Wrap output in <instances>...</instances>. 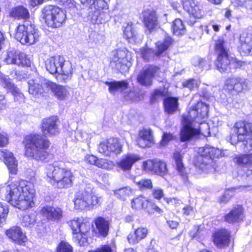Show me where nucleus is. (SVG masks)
Wrapping results in <instances>:
<instances>
[{"mask_svg": "<svg viewBox=\"0 0 252 252\" xmlns=\"http://www.w3.org/2000/svg\"><path fill=\"white\" fill-rule=\"evenodd\" d=\"M58 119L52 116L42 120L41 130L44 135L33 134L25 139L26 154L36 160L44 161L49 154L47 151L50 143L45 135H55L59 133L57 124Z\"/></svg>", "mask_w": 252, "mask_h": 252, "instance_id": "1", "label": "nucleus"}, {"mask_svg": "<svg viewBox=\"0 0 252 252\" xmlns=\"http://www.w3.org/2000/svg\"><path fill=\"white\" fill-rule=\"evenodd\" d=\"M9 16L17 20H23V24L16 28L15 34L16 39L22 44L31 45L39 40V33L35 26L30 21V13L27 8L23 6H18L13 8L9 12Z\"/></svg>", "mask_w": 252, "mask_h": 252, "instance_id": "2", "label": "nucleus"}, {"mask_svg": "<svg viewBox=\"0 0 252 252\" xmlns=\"http://www.w3.org/2000/svg\"><path fill=\"white\" fill-rule=\"evenodd\" d=\"M6 191L5 199L11 205L20 209L26 210L31 204V199L34 193L31 185H25L24 182H13L2 189Z\"/></svg>", "mask_w": 252, "mask_h": 252, "instance_id": "3", "label": "nucleus"}, {"mask_svg": "<svg viewBox=\"0 0 252 252\" xmlns=\"http://www.w3.org/2000/svg\"><path fill=\"white\" fill-rule=\"evenodd\" d=\"M46 173L51 184L56 185L58 188H68L73 185V173L63 162L48 165Z\"/></svg>", "mask_w": 252, "mask_h": 252, "instance_id": "4", "label": "nucleus"}, {"mask_svg": "<svg viewBox=\"0 0 252 252\" xmlns=\"http://www.w3.org/2000/svg\"><path fill=\"white\" fill-rule=\"evenodd\" d=\"M234 133H231L229 140L232 145L240 143L243 146L244 151L252 149V123L245 122H237L233 127Z\"/></svg>", "mask_w": 252, "mask_h": 252, "instance_id": "5", "label": "nucleus"}, {"mask_svg": "<svg viewBox=\"0 0 252 252\" xmlns=\"http://www.w3.org/2000/svg\"><path fill=\"white\" fill-rule=\"evenodd\" d=\"M183 126L180 131L181 141L186 142L196 137L200 134L206 136L210 134V128L208 124L204 120L190 121L188 118L182 120Z\"/></svg>", "mask_w": 252, "mask_h": 252, "instance_id": "6", "label": "nucleus"}, {"mask_svg": "<svg viewBox=\"0 0 252 252\" xmlns=\"http://www.w3.org/2000/svg\"><path fill=\"white\" fill-rule=\"evenodd\" d=\"M215 53L217 56L215 61L217 69L220 72H230L235 63V59L229 54V50L223 38L220 37L216 41Z\"/></svg>", "mask_w": 252, "mask_h": 252, "instance_id": "7", "label": "nucleus"}, {"mask_svg": "<svg viewBox=\"0 0 252 252\" xmlns=\"http://www.w3.org/2000/svg\"><path fill=\"white\" fill-rule=\"evenodd\" d=\"M197 153L198 155L195 163L196 166L206 172H213L214 159L221 156L220 150L207 145L198 148Z\"/></svg>", "mask_w": 252, "mask_h": 252, "instance_id": "8", "label": "nucleus"}, {"mask_svg": "<svg viewBox=\"0 0 252 252\" xmlns=\"http://www.w3.org/2000/svg\"><path fill=\"white\" fill-rule=\"evenodd\" d=\"M100 198L96 196L89 187L76 192L74 195L75 208L81 210H91L99 205Z\"/></svg>", "mask_w": 252, "mask_h": 252, "instance_id": "9", "label": "nucleus"}, {"mask_svg": "<svg viewBox=\"0 0 252 252\" xmlns=\"http://www.w3.org/2000/svg\"><path fill=\"white\" fill-rule=\"evenodd\" d=\"M104 83L108 87V91L111 94H114L116 92L123 93V97L126 101H138L143 97L142 93L137 89H134L129 92L126 91L129 86L126 80L105 81Z\"/></svg>", "mask_w": 252, "mask_h": 252, "instance_id": "10", "label": "nucleus"}, {"mask_svg": "<svg viewBox=\"0 0 252 252\" xmlns=\"http://www.w3.org/2000/svg\"><path fill=\"white\" fill-rule=\"evenodd\" d=\"M41 16L47 25L53 28L61 27L66 19V14L63 10L52 5H46L42 9Z\"/></svg>", "mask_w": 252, "mask_h": 252, "instance_id": "11", "label": "nucleus"}, {"mask_svg": "<svg viewBox=\"0 0 252 252\" xmlns=\"http://www.w3.org/2000/svg\"><path fill=\"white\" fill-rule=\"evenodd\" d=\"M172 43V39L169 36H167L163 41L157 42V51L152 49H143L141 52V56L145 61L149 62L153 60L155 57H160L163 52L169 48Z\"/></svg>", "mask_w": 252, "mask_h": 252, "instance_id": "12", "label": "nucleus"}, {"mask_svg": "<svg viewBox=\"0 0 252 252\" xmlns=\"http://www.w3.org/2000/svg\"><path fill=\"white\" fill-rule=\"evenodd\" d=\"M50 81L43 77L29 80L28 82L29 93L36 97L41 96L44 92L48 91Z\"/></svg>", "mask_w": 252, "mask_h": 252, "instance_id": "13", "label": "nucleus"}, {"mask_svg": "<svg viewBox=\"0 0 252 252\" xmlns=\"http://www.w3.org/2000/svg\"><path fill=\"white\" fill-rule=\"evenodd\" d=\"M112 53L113 57L111 64H115L116 68L120 70L128 68L131 59V54L130 52L126 48H122L113 51Z\"/></svg>", "mask_w": 252, "mask_h": 252, "instance_id": "14", "label": "nucleus"}, {"mask_svg": "<svg viewBox=\"0 0 252 252\" xmlns=\"http://www.w3.org/2000/svg\"><path fill=\"white\" fill-rule=\"evenodd\" d=\"M208 111V106L207 104L202 101L198 102L194 107L189 109L187 116H183L182 120L185 118H188L192 122L204 120L207 118Z\"/></svg>", "mask_w": 252, "mask_h": 252, "instance_id": "15", "label": "nucleus"}, {"mask_svg": "<svg viewBox=\"0 0 252 252\" xmlns=\"http://www.w3.org/2000/svg\"><path fill=\"white\" fill-rule=\"evenodd\" d=\"M4 61L7 64H16L22 66L30 65V61L26 58V55L14 49H10L7 51Z\"/></svg>", "mask_w": 252, "mask_h": 252, "instance_id": "16", "label": "nucleus"}, {"mask_svg": "<svg viewBox=\"0 0 252 252\" xmlns=\"http://www.w3.org/2000/svg\"><path fill=\"white\" fill-rule=\"evenodd\" d=\"M159 68L157 66L149 65L143 68L137 76V82L141 85L149 87Z\"/></svg>", "mask_w": 252, "mask_h": 252, "instance_id": "17", "label": "nucleus"}, {"mask_svg": "<svg viewBox=\"0 0 252 252\" xmlns=\"http://www.w3.org/2000/svg\"><path fill=\"white\" fill-rule=\"evenodd\" d=\"M122 147L118 139L110 138L106 142L100 143L98 147V151L106 156H110L111 153L119 154Z\"/></svg>", "mask_w": 252, "mask_h": 252, "instance_id": "18", "label": "nucleus"}, {"mask_svg": "<svg viewBox=\"0 0 252 252\" xmlns=\"http://www.w3.org/2000/svg\"><path fill=\"white\" fill-rule=\"evenodd\" d=\"M173 166L183 182L186 183L188 181V173L183 163L182 155L180 152H176L173 154Z\"/></svg>", "mask_w": 252, "mask_h": 252, "instance_id": "19", "label": "nucleus"}, {"mask_svg": "<svg viewBox=\"0 0 252 252\" xmlns=\"http://www.w3.org/2000/svg\"><path fill=\"white\" fill-rule=\"evenodd\" d=\"M5 234L10 239L18 244L22 245L27 240L26 236L19 226L11 227L5 231Z\"/></svg>", "mask_w": 252, "mask_h": 252, "instance_id": "20", "label": "nucleus"}, {"mask_svg": "<svg viewBox=\"0 0 252 252\" xmlns=\"http://www.w3.org/2000/svg\"><path fill=\"white\" fill-rule=\"evenodd\" d=\"M143 23L145 26L151 32L158 26V17L156 12L153 10L148 9L142 13Z\"/></svg>", "mask_w": 252, "mask_h": 252, "instance_id": "21", "label": "nucleus"}, {"mask_svg": "<svg viewBox=\"0 0 252 252\" xmlns=\"http://www.w3.org/2000/svg\"><path fill=\"white\" fill-rule=\"evenodd\" d=\"M240 46L238 47L240 53L244 55H252V35L243 33L239 38Z\"/></svg>", "mask_w": 252, "mask_h": 252, "instance_id": "22", "label": "nucleus"}, {"mask_svg": "<svg viewBox=\"0 0 252 252\" xmlns=\"http://www.w3.org/2000/svg\"><path fill=\"white\" fill-rule=\"evenodd\" d=\"M226 89L229 92L235 91L241 92L246 88L247 85L244 78L240 77H232L228 78L225 82Z\"/></svg>", "mask_w": 252, "mask_h": 252, "instance_id": "23", "label": "nucleus"}, {"mask_svg": "<svg viewBox=\"0 0 252 252\" xmlns=\"http://www.w3.org/2000/svg\"><path fill=\"white\" fill-rule=\"evenodd\" d=\"M1 86L11 92L14 96L15 101L21 103L24 100V94L20 89L12 83L8 79L4 77L1 79Z\"/></svg>", "mask_w": 252, "mask_h": 252, "instance_id": "24", "label": "nucleus"}, {"mask_svg": "<svg viewBox=\"0 0 252 252\" xmlns=\"http://www.w3.org/2000/svg\"><path fill=\"white\" fill-rule=\"evenodd\" d=\"M63 63L58 69V77L61 81L66 82L71 79L72 75V67L71 63L63 59Z\"/></svg>", "mask_w": 252, "mask_h": 252, "instance_id": "25", "label": "nucleus"}, {"mask_svg": "<svg viewBox=\"0 0 252 252\" xmlns=\"http://www.w3.org/2000/svg\"><path fill=\"white\" fill-rule=\"evenodd\" d=\"M243 217V208L241 205H237L224 216V220L228 223H234L242 220Z\"/></svg>", "mask_w": 252, "mask_h": 252, "instance_id": "26", "label": "nucleus"}, {"mask_svg": "<svg viewBox=\"0 0 252 252\" xmlns=\"http://www.w3.org/2000/svg\"><path fill=\"white\" fill-rule=\"evenodd\" d=\"M214 243L219 247L227 245L230 241V233L225 229H221L213 235Z\"/></svg>", "mask_w": 252, "mask_h": 252, "instance_id": "27", "label": "nucleus"}, {"mask_svg": "<svg viewBox=\"0 0 252 252\" xmlns=\"http://www.w3.org/2000/svg\"><path fill=\"white\" fill-rule=\"evenodd\" d=\"M64 58L60 55H56L48 59L45 63L47 70L51 74H56L58 69L63 63Z\"/></svg>", "mask_w": 252, "mask_h": 252, "instance_id": "28", "label": "nucleus"}, {"mask_svg": "<svg viewBox=\"0 0 252 252\" xmlns=\"http://www.w3.org/2000/svg\"><path fill=\"white\" fill-rule=\"evenodd\" d=\"M139 159V158L137 155L129 154L123 156L117 164L118 167L123 171H129L131 169L133 164Z\"/></svg>", "mask_w": 252, "mask_h": 252, "instance_id": "29", "label": "nucleus"}, {"mask_svg": "<svg viewBox=\"0 0 252 252\" xmlns=\"http://www.w3.org/2000/svg\"><path fill=\"white\" fill-rule=\"evenodd\" d=\"M148 233V231L147 228L138 227L135 229L134 232H131L128 235L127 241L131 245L136 244L146 238Z\"/></svg>", "mask_w": 252, "mask_h": 252, "instance_id": "30", "label": "nucleus"}, {"mask_svg": "<svg viewBox=\"0 0 252 252\" xmlns=\"http://www.w3.org/2000/svg\"><path fill=\"white\" fill-rule=\"evenodd\" d=\"M41 211L49 220H59L63 217V211L58 207L46 206L42 208Z\"/></svg>", "mask_w": 252, "mask_h": 252, "instance_id": "31", "label": "nucleus"}, {"mask_svg": "<svg viewBox=\"0 0 252 252\" xmlns=\"http://www.w3.org/2000/svg\"><path fill=\"white\" fill-rule=\"evenodd\" d=\"M51 90L55 96L60 100L65 99L69 94V92L64 86L58 85L50 81L48 91Z\"/></svg>", "mask_w": 252, "mask_h": 252, "instance_id": "32", "label": "nucleus"}, {"mask_svg": "<svg viewBox=\"0 0 252 252\" xmlns=\"http://www.w3.org/2000/svg\"><path fill=\"white\" fill-rule=\"evenodd\" d=\"M96 228L99 234L102 237H106L109 230V222L103 217H98L94 220Z\"/></svg>", "mask_w": 252, "mask_h": 252, "instance_id": "33", "label": "nucleus"}, {"mask_svg": "<svg viewBox=\"0 0 252 252\" xmlns=\"http://www.w3.org/2000/svg\"><path fill=\"white\" fill-rule=\"evenodd\" d=\"M3 157L9 173L11 174H16L17 171L18 164L13 154L9 151H6L3 152Z\"/></svg>", "mask_w": 252, "mask_h": 252, "instance_id": "34", "label": "nucleus"}, {"mask_svg": "<svg viewBox=\"0 0 252 252\" xmlns=\"http://www.w3.org/2000/svg\"><path fill=\"white\" fill-rule=\"evenodd\" d=\"M163 104L165 112L172 114L177 110L178 99L176 97H168L164 99Z\"/></svg>", "mask_w": 252, "mask_h": 252, "instance_id": "35", "label": "nucleus"}, {"mask_svg": "<svg viewBox=\"0 0 252 252\" xmlns=\"http://www.w3.org/2000/svg\"><path fill=\"white\" fill-rule=\"evenodd\" d=\"M82 4L90 7L92 9L104 8L107 6L105 0H80Z\"/></svg>", "mask_w": 252, "mask_h": 252, "instance_id": "36", "label": "nucleus"}, {"mask_svg": "<svg viewBox=\"0 0 252 252\" xmlns=\"http://www.w3.org/2000/svg\"><path fill=\"white\" fill-rule=\"evenodd\" d=\"M173 33L176 35H183L185 33L186 28L183 21L179 18L176 19L172 23Z\"/></svg>", "mask_w": 252, "mask_h": 252, "instance_id": "37", "label": "nucleus"}, {"mask_svg": "<svg viewBox=\"0 0 252 252\" xmlns=\"http://www.w3.org/2000/svg\"><path fill=\"white\" fill-rule=\"evenodd\" d=\"M149 201L144 196L140 195L132 199L131 207L133 209H140L147 207Z\"/></svg>", "mask_w": 252, "mask_h": 252, "instance_id": "38", "label": "nucleus"}, {"mask_svg": "<svg viewBox=\"0 0 252 252\" xmlns=\"http://www.w3.org/2000/svg\"><path fill=\"white\" fill-rule=\"evenodd\" d=\"M124 36L129 40V42H135L136 39V32L131 24L128 23L124 30Z\"/></svg>", "mask_w": 252, "mask_h": 252, "instance_id": "39", "label": "nucleus"}, {"mask_svg": "<svg viewBox=\"0 0 252 252\" xmlns=\"http://www.w3.org/2000/svg\"><path fill=\"white\" fill-rule=\"evenodd\" d=\"M154 173L163 176L167 173L166 164L160 160L155 159Z\"/></svg>", "mask_w": 252, "mask_h": 252, "instance_id": "40", "label": "nucleus"}, {"mask_svg": "<svg viewBox=\"0 0 252 252\" xmlns=\"http://www.w3.org/2000/svg\"><path fill=\"white\" fill-rule=\"evenodd\" d=\"M115 195L123 200H126L132 194V190L129 187H124L114 191Z\"/></svg>", "mask_w": 252, "mask_h": 252, "instance_id": "41", "label": "nucleus"}, {"mask_svg": "<svg viewBox=\"0 0 252 252\" xmlns=\"http://www.w3.org/2000/svg\"><path fill=\"white\" fill-rule=\"evenodd\" d=\"M73 239L75 243L80 246H85L88 244L87 242V235H84L82 233L77 231L73 233Z\"/></svg>", "mask_w": 252, "mask_h": 252, "instance_id": "42", "label": "nucleus"}, {"mask_svg": "<svg viewBox=\"0 0 252 252\" xmlns=\"http://www.w3.org/2000/svg\"><path fill=\"white\" fill-rule=\"evenodd\" d=\"M89 7L90 11H89L88 15L87 16L88 20L93 24H98L99 8H93L92 9L90 7Z\"/></svg>", "mask_w": 252, "mask_h": 252, "instance_id": "43", "label": "nucleus"}, {"mask_svg": "<svg viewBox=\"0 0 252 252\" xmlns=\"http://www.w3.org/2000/svg\"><path fill=\"white\" fill-rule=\"evenodd\" d=\"M236 162L239 165L244 166L251 165V159H250V154L239 155L235 158Z\"/></svg>", "mask_w": 252, "mask_h": 252, "instance_id": "44", "label": "nucleus"}, {"mask_svg": "<svg viewBox=\"0 0 252 252\" xmlns=\"http://www.w3.org/2000/svg\"><path fill=\"white\" fill-rule=\"evenodd\" d=\"M113 162L104 158H98L96 166L102 169L110 170L114 167Z\"/></svg>", "mask_w": 252, "mask_h": 252, "instance_id": "45", "label": "nucleus"}, {"mask_svg": "<svg viewBox=\"0 0 252 252\" xmlns=\"http://www.w3.org/2000/svg\"><path fill=\"white\" fill-rule=\"evenodd\" d=\"M138 136L139 138L145 140L147 143H152L153 141L152 130L150 128H143L139 131Z\"/></svg>", "mask_w": 252, "mask_h": 252, "instance_id": "46", "label": "nucleus"}, {"mask_svg": "<svg viewBox=\"0 0 252 252\" xmlns=\"http://www.w3.org/2000/svg\"><path fill=\"white\" fill-rule=\"evenodd\" d=\"M35 222V216L34 214L25 215L22 220L23 226L31 227L33 226Z\"/></svg>", "mask_w": 252, "mask_h": 252, "instance_id": "47", "label": "nucleus"}, {"mask_svg": "<svg viewBox=\"0 0 252 252\" xmlns=\"http://www.w3.org/2000/svg\"><path fill=\"white\" fill-rule=\"evenodd\" d=\"M8 213V209L6 206L0 202V226L3 225L5 222Z\"/></svg>", "mask_w": 252, "mask_h": 252, "instance_id": "48", "label": "nucleus"}, {"mask_svg": "<svg viewBox=\"0 0 252 252\" xmlns=\"http://www.w3.org/2000/svg\"><path fill=\"white\" fill-rule=\"evenodd\" d=\"M90 223L87 220H84L82 218L78 231L82 233L84 235H87V233L90 230Z\"/></svg>", "mask_w": 252, "mask_h": 252, "instance_id": "49", "label": "nucleus"}, {"mask_svg": "<svg viewBox=\"0 0 252 252\" xmlns=\"http://www.w3.org/2000/svg\"><path fill=\"white\" fill-rule=\"evenodd\" d=\"M234 194L235 191L234 189H227L224 191L223 195L220 199V202L224 203H226Z\"/></svg>", "mask_w": 252, "mask_h": 252, "instance_id": "50", "label": "nucleus"}, {"mask_svg": "<svg viewBox=\"0 0 252 252\" xmlns=\"http://www.w3.org/2000/svg\"><path fill=\"white\" fill-rule=\"evenodd\" d=\"M58 252H72V247L67 242L61 241L57 248Z\"/></svg>", "mask_w": 252, "mask_h": 252, "instance_id": "51", "label": "nucleus"}, {"mask_svg": "<svg viewBox=\"0 0 252 252\" xmlns=\"http://www.w3.org/2000/svg\"><path fill=\"white\" fill-rule=\"evenodd\" d=\"M189 13L191 16L199 19L202 18L203 16V11L199 8V7L198 5L195 4L194 6H193V8L190 10Z\"/></svg>", "mask_w": 252, "mask_h": 252, "instance_id": "52", "label": "nucleus"}, {"mask_svg": "<svg viewBox=\"0 0 252 252\" xmlns=\"http://www.w3.org/2000/svg\"><path fill=\"white\" fill-rule=\"evenodd\" d=\"M137 185L141 190L151 189L152 183L150 180L143 179L137 183Z\"/></svg>", "mask_w": 252, "mask_h": 252, "instance_id": "53", "label": "nucleus"}, {"mask_svg": "<svg viewBox=\"0 0 252 252\" xmlns=\"http://www.w3.org/2000/svg\"><path fill=\"white\" fill-rule=\"evenodd\" d=\"M238 4L244 6L248 13H252V0H238Z\"/></svg>", "mask_w": 252, "mask_h": 252, "instance_id": "54", "label": "nucleus"}, {"mask_svg": "<svg viewBox=\"0 0 252 252\" xmlns=\"http://www.w3.org/2000/svg\"><path fill=\"white\" fill-rule=\"evenodd\" d=\"M81 220L82 218H78L76 220H73L68 222L69 225L72 230L73 233L78 231Z\"/></svg>", "mask_w": 252, "mask_h": 252, "instance_id": "55", "label": "nucleus"}, {"mask_svg": "<svg viewBox=\"0 0 252 252\" xmlns=\"http://www.w3.org/2000/svg\"><path fill=\"white\" fill-rule=\"evenodd\" d=\"M103 9H99L98 24L106 23L110 19L108 12L102 11Z\"/></svg>", "mask_w": 252, "mask_h": 252, "instance_id": "56", "label": "nucleus"}, {"mask_svg": "<svg viewBox=\"0 0 252 252\" xmlns=\"http://www.w3.org/2000/svg\"><path fill=\"white\" fill-rule=\"evenodd\" d=\"M155 160H148L143 162V166L145 170L151 171L154 173Z\"/></svg>", "mask_w": 252, "mask_h": 252, "instance_id": "57", "label": "nucleus"}, {"mask_svg": "<svg viewBox=\"0 0 252 252\" xmlns=\"http://www.w3.org/2000/svg\"><path fill=\"white\" fill-rule=\"evenodd\" d=\"M147 207V211L150 214L157 212L160 214L162 212V210L159 208L155 203L149 202Z\"/></svg>", "mask_w": 252, "mask_h": 252, "instance_id": "58", "label": "nucleus"}, {"mask_svg": "<svg viewBox=\"0 0 252 252\" xmlns=\"http://www.w3.org/2000/svg\"><path fill=\"white\" fill-rule=\"evenodd\" d=\"M164 95V93L160 89L155 90L151 97V102L152 103H155L157 101L158 98L162 97Z\"/></svg>", "mask_w": 252, "mask_h": 252, "instance_id": "59", "label": "nucleus"}, {"mask_svg": "<svg viewBox=\"0 0 252 252\" xmlns=\"http://www.w3.org/2000/svg\"><path fill=\"white\" fill-rule=\"evenodd\" d=\"M182 3L184 9L188 13L195 5L193 0H182Z\"/></svg>", "mask_w": 252, "mask_h": 252, "instance_id": "60", "label": "nucleus"}, {"mask_svg": "<svg viewBox=\"0 0 252 252\" xmlns=\"http://www.w3.org/2000/svg\"><path fill=\"white\" fill-rule=\"evenodd\" d=\"M59 4L63 5L66 8H71L75 6V2L73 0H56Z\"/></svg>", "mask_w": 252, "mask_h": 252, "instance_id": "61", "label": "nucleus"}, {"mask_svg": "<svg viewBox=\"0 0 252 252\" xmlns=\"http://www.w3.org/2000/svg\"><path fill=\"white\" fill-rule=\"evenodd\" d=\"M112 250L110 246L108 245H103L97 248L94 250L89 251V252H112Z\"/></svg>", "mask_w": 252, "mask_h": 252, "instance_id": "62", "label": "nucleus"}, {"mask_svg": "<svg viewBox=\"0 0 252 252\" xmlns=\"http://www.w3.org/2000/svg\"><path fill=\"white\" fill-rule=\"evenodd\" d=\"M8 142L7 135L4 133H0V147H5Z\"/></svg>", "mask_w": 252, "mask_h": 252, "instance_id": "63", "label": "nucleus"}, {"mask_svg": "<svg viewBox=\"0 0 252 252\" xmlns=\"http://www.w3.org/2000/svg\"><path fill=\"white\" fill-rule=\"evenodd\" d=\"M184 85L189 89L192 90L197 85L196 81L194 79H189L184 83Z\"/></svg>", "mask_w": 252, "mask_h": 252, "instance_id": "64", "label": "nucleus"}]
</instances>
